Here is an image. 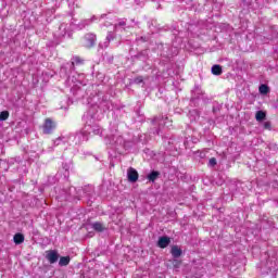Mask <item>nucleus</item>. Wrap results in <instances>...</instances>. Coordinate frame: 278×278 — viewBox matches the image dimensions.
<instances>
[{"label": "nucleus", "instance_id": "obj_1", "mask_svg": "<svg viewBox=\"0 0 278 278\" xmlns=\"http://www.w3.org/2000/svg\"><path fill=\"white\" fill-rule=\"evenodd\" d=\"M55 129V123L52 118H46L43 124V134H51Z\"/></svg>", "mask_w": 278, "mask_h": 278}, {"label": "nucleus", "instance_id": "obj_2", "mask_svg": "<svg viewBox=\"0 0 278 278\" xmlns=\"http://www.w3.org/2000/svg\"><path fill=\"white\" fill-rule=\"evenodd\" d=\"M60 255L58 254V251L55 250H49L46 252V258L48 260V262H50V264H55V262H58Z\"/></svg>", "mask_w": 278, "mask_h": 278}, {"label": "nucleus", "instance_id": "obj_3", "mask_svg": "<svg viewBox=\"0 0 278 278\" xmlns=\"http://www.w3.org/2000/svg\"><path fill=\"white\" fill-rule=\"evenodd\" d=\"M127 177L128 181H130L131 184H136V181H138V170L129 167L127 170Z\"/></svg>", "mask_w": 278, "mask_h": 278}, {"label": "nucleus", "instance_id": "obj_4", "mask_svg": "<svg viewBox=\"0 0 278 278\" xmlns=\"http://www.w3.org/2000/svg\"><path fill=\"white\" fill-rule=\"evenodd\" d=\"M94 42H97V36L92 34H88L85 36V47L90 49V47H94Z\"/></svg>", "mask_w": 278, "mask_h": 278}, {"label": "nucleus", "instance_id": "obj_5", "mask_svg": "<svg viewBox=\"0 0 278 278\" xmlns=\"http://www.w3.org/2000/svg\"><path fill=\"white\" fill-rule=\"evenodd\" d=\"M168 244H170V238L161 237L159 239L157 245L160 247V249H166V247H168Z\"/></svg>", "mask_w": 278, "mask_h": 278}, {"label": "nucleus", "instance_id": "obj_6", "mask_svg": "<svg viewBox=\"0 0 278 278\" xmlns=\"http://www.w3.org/2000/svg\"><path fill=\"white\" fill-rule=\"evenodd\" d=\"M13 240L15 244H23V242H25V236H23L21 232H17L14 235Z\"/></svg>", "mask_w": 278, "mask_h": 278}, {"label": "nucleus", "instance_id": "obj_7", "mask_svg": "<svg viewBox=\"0 0 278 278\" xmlns=\"http://www.w3.org/2000/svg\"><path fill=\"white\" fill-rule=\"evenodd\" d=\"M170 253H172L173 257H175V258L181 257V250H180L179 245L172 247Z\"/></svg>", "mask_w": 278, "mask_h": 278}, {"label": "nucleus", "instance_id": "obj_8", "mask_svg": "<svg viewBox=\"0 0 278 278\" xmlns=\"http://www.w3.org/2000/svg\"><path fill=\"white\" fill-rule=\"evenodd\" d=\"M266 118V112L264 111H257L256 114H255V119L258 122V123H262V121H264Z\"/></svg>", "mask_w": 278, "mask_h": 278}, {"label": "nucleus", "instance_id": "obj_9", "mask_svg": "<svg viewBox=\"0 0 278 278\" xmlns=\"http://www.w3.org/2000/svg\"><path fill=\"white\" fill-rule=\"evenodd\" d=\"M71 264V257L68 256H62L59 261L60 266H68Z\"/></svg>", "mask_w": 278, "mask_h": 278}, {"label": "nucleus", "instance_id": "obj_10", "mask_svg": "<svg viewBox=\"0 0 278 278\" xmlns=\"http://www.w3.org/2000/svg\"><path fill=\"white\" fill-rule=\"evenodd\" d=\"M212 73L213 75H223V67L220 65H213Z\"/></svg>", "mask_w": 278, "mask_h": 278}, {"label": "nucleus", "instance_id": "obj_11", "mask_svg": "<svg viewBox=\"0 0 278 278\" xmlns=\"http://www.w3.org/2000/svg\"><path fill=\"white\" fill-rule=\"evenodd\" d=\"M92 228L94 229V231H105V226H103V224L97 222L92 225Z\"/></svg>", "mask_w": 278, "mask_h": 278}, {"label": "nucleus", "instance_id": "obj_12", "mask_svg": "<svg viewBox=\"0 0 278 278\" xmlns=\"http://www.w3.org/2000/svg\"><path fill=\"white\" fill-rule=\"evenodd\" d=\"M261 94H268L270 92V88L267 85H261L258 88Z\"/></svg>", "mask_w": 278, "mask_h": 278}, {"label": "nucleus", "instance_id": "obj_13", "mask_svg": "<svg viewBox=\"0 0 278 278\" xmlns=\"http://www.w3.org/2000/svg\"><path fill=\"white\" fill-rule=\"evenodd\" d=\"M157 177H160V173L152 172L151 174H149L148 179H149V181H155V179H157Z\"/></svg>", "mask_w": 278, "mask_h": 278}, {"label": "nucleus", "instance_id": "obj_14", "mask_svg": "<svg viewBox=\"0 0 278 278\" xmlns=\"http://www.w3.org/2000/svg\"><path fill=\"white\" fill-rule=\"evenodd\" d=\"M10 118V113L8 111H2L0 113V121H8Z\"/></svg>", "mask_w": 278, "mask_h": 278}, {"label": "nucleus", "instance_id": "obj_15", "mask_svg": "<svg viewBox=\"0 0 278 278\" xmlns=\"http://www.w3.org/2000/svg\"><path fill=\"white\" fill-rule=\"evenodd\" d=\"M142 81H144L142 76H138L137 78H135V84H142Z\"/></svg>", "mask_w": 278, "mask_h": 278}, {"label": "nucleus", "instance_id": "obj_16", "mask_svg": "<svg viewBox=\"0 0 278 278\" xmlns=\"http://www.w3.org/2000/svg\"><path fill=\"white\" fill-rule=\"evenodd\" d=\"M264 129H268V130L271 129V124H270V122H265V123H264Z\"/></svg>", "mask_w": 278, "mask_h": 278}, {"label": "nucleus", "instance_id": "obj_17", "mask_svg": "<svg viewBox=\"0 0 278 278\" xmlns=\"http://www.w3.org/2000/svg\"><path fill=\"white\" fill-rule=\"evenodd\" d=\"M210 166H216V159L212 157L208 161Z\"/></svg>", "mask_w": 278, "mask_h": 278}, {"label": "nucleus", "instance_id": "obj_18", "mask_svg": "<svg viewBox=\"0 0 278 278\" xmlns=\"http://www.w3.org/2000/svg\"><path fill=\"white\" fill-rule=\"evenodd\" d=\"M174 263V266L177 268V266H179V263L177 262V260H175Z\"/></svg>", "mask_w": 278, "mask_h": 278}, {"label": "nucleus", "instance_id": "obj_19", "mask_svg": "<svg viewBox=\"0 0 278 278\" xmlns=\"http://www.w3.org/2000/svg\"><path fill=\"white\" fill-rule=\"evenodd\" d=\"M75 62H79V58H75Z\"/></svg>", "mask_w": 278, "mask_h": 278}]
</instances>
